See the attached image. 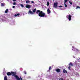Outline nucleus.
Instances as JSON below:
<instances>
[{"instance_id": "obj_30", "label": "nucleus", "mask_w": 80, "mask_h": 80, "mask_svg": "<svg viewBox=\"0 0 80 80\" xmlns=\"http://www.w3.org/2000/svg\"><path fill=\"white\" fill-rule=\"evenodd\" d=\"M31 3H34V2H33V1H31Z\"/></svg>"}, {"instance_id": "obj_28", "label": "nucleus", "mask_w": 80, "mask_h": 80, "mask_svg": "<svg viewBox=\"0 0 80 80\" xmlns=\"http://www.w3.org/2000/svg\"><path fill=\"white\" fill-rule=\"evenodd\" d=\"M68 0H64V2H67Z\"/></svg>"}, {"instance_id": "obj_4", "label": "nucleus", "mask_w": 80, "mask_h": 80, "mask_svg": "<svg viewBox=\"0 0 80 80\" xmlns=\"http://www.w3.org/2000/svg\"><path fill=\"white\" fill-rule=\"evenodd\" d=\"M26 8H31V5L29 4H27L26 5Z\"/></svg>"}, {"instance_id": "obj_16", "label": "nucleus", "mask_w": 80, "mask_h": 80, "mask_svg": "<svg viewBox=\"0 0 80 80\" xmlns=\"http://www.w3.org/2000/svg\"><path fill=\"white\" fill-rule=\"evenodd\" d=\"M8 9H7L6 11H5V13H8Z\"/></svg>"}, {"instance_id": "obj_26", "label": "nucleus", "mask_w": 80, "mask_h": 80, "mask_svg": "<svg viewBox=\"0 0 80 80\" xmlns=\"http://www.w3.org/2000/svg\"><path fill=\"white\" fill-rule=\"evenodd\" d=\"M58 7L59 8H62V7H63V6H58Z\"/></svg>"}, {"instance_id": "obj_20", "label": "nucleus", "mask_w": 80, "mask_h": 80, "mask_svg": "<svg viewBox=\"0 0 80 80\" xmlns=\"http://www.w3.org/2000/svg\"><path fill=\"white\" fill-rule=\"evenodd\" d=\"M59 79V80H64L63 78H60Z\"/></svg>"}, {"instance_id": "obj_21", "label": "nucleus", "mask_w": 80, "mask_h": 80, "mask_svg": "<svg viewBox=\"0 0 80 80\" xmlns=\"http://www.w3.org/2000/svg\"><path fill=\"white\" fill-rule=\"evenodd\" d=\"M13 4L14 5H16V2H14Z\"/></svg>"}, {"instance_id": "obj_14", "label": "nucleus", "mask_w": 80, "mask_h": 80, "mask_svg": "<svg viewBox=\"0 0 80 80\" xmlns=\"http://www.w3.org/2000/svg\"><path fill=\"white\" fill-rule=\"evenodd\" d=\"M19 15H20V13H18L17 14H15L14 16L15 17H17V16H18Z\"/></svg>"}, {"instance_id": "obj_31", "label": "nucleus", "mask_w": 80, "mask_h": 80, "mask_svg": "<svg viewBox=\"0 0 80 80\" xmlns=\"http://www.w3.org/2000/svg\"><path fill=\"white\" fill-rule=\"evenodd\" d=\"M20 78L21 80H23V79H22V77H20Z\"/></svg>"}, {"instance_id": "obj_27", "label": "nucleus", "mask_w": 80, "mask_h": 80, "mask_svg": "<svg viewBox=\"0 0 80 80\" xmlns=\"http://www.w3.org/2000/svg\"><path fill=\"white\" fill-rule=\"evenodd\" d=\"M69 3L71 4V5H72V2L69 1Z\"/></svg>"}, {"instance_id": "obj_22", "label": "nucleus", "mask_w": 80, "mask_h": 80, "mask_svg": "<svg viewBox=\"0 0 80 80\" xmlns=\"http://www.w3.org/2000/svg\"><path fill=\"white\" fill-rule=\"evenodd\" d=\"M70 68H71V66H69L68 67L69 70H70Z\"/></svg>"}, {"instance_id": "obj_13", "label": "nucleus", "mask_w": 80, "mask_h": 80, "mask_svg": "<svg viewBox=\"0 0 80 80\" xmlns=\"http://www.w3.org/2000/svg\"><path fill=\"white\" fill-rule=\"evenodd\" d=\"M4 80H8L7 79V76H5L4 77Z\"/></svg>"}, {"instance_id": "obj_19", "label": "nucleus", "mask_w": 80, "mask_h": 80, "mask_svg": "<svg viewBox=\"0 0 80 80\" xmlns=\"http://www.w3.org/2000/svg\"><path fill=\"white\" fill-rule=\"evenodd\" d=\"M5 6V5H4V3H1V6Z\"/></svg>"}, {"instance_id": "obj_2", "label": "nucleus", "mask_w": 80, "mask_h": 80, "mask_svg": "<svg viewBox=\"0 0 80 80\" xmlns=\"http://www.w3.org/2000/svg\"><path fill=\"white\" fill-rule=\"evenodd\" d=\"M37 14H38V16L40 17H44L45 16V17H47V16L45 15V13L42 11H41L40 10H38L36 12Z\"/></svg>"}, {"instance_id": "obj_29", "label": "nucleus", "mask_w": 80, "mask_h": 80, "mask_svg": "<svg viewBox=\"0 0 80 80\" xmlns=\"http://www.w3.org/2000/svg\"><path fill=\"white\" fill-rule=\"evenodd\" d=\"M75 51H78V50L77 49L75 48Z\"/></svg>"}, {"instance_id": "obj_34", "label": "nucleus", "mask_w": 80, "mask_h": 80, "mask_svg": "<svg viewBox=\"0 0 80 80\" xmlns=\"http://www.w3.org/2000/svg\"><path fill=\"white\" fill-rule=\"evenodd\" d=\"M53 0V1H54V0Z\"/></svg>"}, {"instance_id": "obj_11", "label": "nucleus", "mask_w": 80, "mask_h": 80, "mask_svg": "<svg viewBox=\"0 0 80 80\" xmlns=\"http://www.w3.org/2000/svg\"><path fill=\"white\" fill-rule=\"evenodd\" d=\"M68 19H69V21L71 20V16L70 15H69Z\"/></svg>"}, {"instance_id": "obj_7", "label": "nucleus", "mask_w": 80, "mask_h": 80, "mask_svg": "<svg viewBox=\"0 0 80 80\" xmlns=\"http://www.w3.org/2000/svg\"><path fill=\"white\" fill-rule=\"evenodd\" d=\"M28 13H30V14H31L32 15H33V12H32L31 10H29L28 12Z\"/></svg>"}, {"instance_id": "obj_6", "label": "nucleus", "mask_w": 80, "mask_h": 80, "mask_svg": "<svg viewBox=\"0 0 80 80\" xmlns=\"http://www.w3.org/2000/svg\"><path fill=\"white\" fill-rule=\"evenodd\" d=\"M56 71L57 72H60V69L59 68H57L56 69Z\"/></svg>"}, {"instance_id": "obj_23", "label": "nucleus", "mask_w": 80, "mask_h": 80, "mask_svg": "<svg viewBox=\"0 0 80 80\" xmlns=\"http://www.w3.org/2000/svg\"><path fill=\"white\" fill-rule=\"evenodd\" d=\"M51 68H52V67H51V66L49 67V70H51Z\"/></svg>"}, {"instance_id": "obj_10", "label": "nucleus", "mask_w": 80, "mask_h": 80, "mask_svg": "<svg viewBox=\"0 0 80 80\" xmlns=\"http://www.w3.org/2000/svg\"><path fill=\"white\" fill-rule=\"evenodd\" d=\"M73 64H72V62H70L69 64V66H72V67L73 66Z\"/></svg>"}, {"instance_id": "obj_17", "label": "nucleus", "mask_w": 80, "mask_h": 80, "mask_svg": "<svg viewBox=\"0 0 80 80\" xmlns=\"http://www.w3.org/2000/svg\"><path fill=\"white\" fill-rule=\"evenodd\" d=\"M50 5V3L48 2H47V6H49V5Z\"/></svg>"}, {"instance_id": "obj_8", "label": "nucleus", "mask_w": 80, "mask_h": 80, "mask_svg": "<svg viewBox=\"0 0 80 80\" xmlns=\"http://www.w3.org/2000/svg\"><path fill=\"white\" fill-rule=\"evenodd\" d=\"M63 72L64 73H67V71L65 70V69L63 70Z\"/></svg>"}, {"instance_id": "obj_1", "label": "nucleus", "mask_w": 80, "mask_h": 80, "mask_svg": "<svg viewBox=\"0 0 80 80\" xmlns=\"http://www.w3.org/2000/svg\"><path fill=\"white\" fill-rule=\"evenodd\" d=\"M12 77L14 76V77H15L16 79L17 80H20V78L18 77V76L17 75H16V72H8L7 73V75H8V76L12 75Z\"/></svg>"}, {"instance_id": "obj_9", "label": "nucleus", "mask_w": 80, "mask_h": 80, "mask_svg": "<svg viewBox=\"0 0 80 80\" xmlns=\"http://www.w3.org/2000/svg\"><path fill=\"white\" fill-rule=\"evenodd\" d=\"M66 3H67V2H64V6L65 7H67L68 6L66 4Z\"/></svg>"}, {"instance_id": "obj_25", "label": "nucleus", "mask_w": 80, "mask_h": 80, "mask_svg": "<svg viewBox=\"0 0 80 80\" xmlns=\"http://www.w3.org/2000/svg\"><path fill=\"white\" fill-rule=\"evenodd\" d=\"M21 6L22 8L24 7V6L23 4H21Z\"/></svg>"}, {"instance_id": "obj_24", "label": "nucleus", "mask_w": 80, "mask_h": 80, "mask_svg": "<svg viewBox=\"0 0 80 80\" xmlns=\"http://www.w3.org/2000/svg\"><path fill=\"white\" fill-rule=\"evenodd\" d=\"M23 72L24 73V74H27V72H26V71H24Z\"/></svg>"}, {"instance_id": "obj_15", "label": "nucleus", "mask_w": 80, "mask_h": 80, "mask_svg": "<svg viewBox=\"0 0 80 80\" xmlns=\"http://www.w3.org/2000/svg\"><path fill=\"white\" fill-rule=\"evenodd\" d=\"M26 3H30V1L28 0L26 1Z\"/></svg>"}, {"instance_id": "obj_32", "label": "nucleus", "mask_w": 80, "mask_h": 80, "mask_svg": "<svg viewBox=\"0 0 80 80\" xmlns=\"http://www.w3.org/2000/svg\"><path fill=\"white\" fill-rule=\"evenodd\" d=\"M15 6H12L13 8H15Z\"/></svg>"}, {"instance_id": "obj_5", "label": "nucleus", "mask_w": 80, "mask_h": 80, "mask_svg": "<svg viewBox=\"0 0 80 80\" xmlns=\"http://www.w3.org/2000/svg\"><path fill=\"white\" fill-rule=\"evenodd\" d=\"M47 12H48V14H49V13H51V11H50V8H48L47 9Z\"/></svg>"}, {"instance_id": "obj_33", "label": "nucleus", "mask_w": 80, "mask_h": 80, "mask_svg": "<svg viewBox=\"0 0 80 80\" xmlns=\"http://www.w3.org/2000/svg\"><path fill=\"white\" fill-rule=\"evenodd\" d=\"M13 2H15L16 1V0H12Z\"/></svg>"}, {"instance_id": "obj_18", "label": "nucleus", "mask_w": 80, "mask_h": 80, "mask_svg": "<svg viewBox=\"0 0 80 80\" xmlns=\"http://www.w3.org/2000/svg\"><path fill=\"white\" fill-rule=\"evenodd\" d=\"M78 8H80V7L79 6H77V8H76V9H78Z\"/></svg>"}, {"instance_id": "obj_3", "label": "nucleus", "mask_w": 80, "mask_h": 80, "mask_svg": "<svg viewBox=\"0 0 80 80\" xmlns=\"http://www.w3.org/2000/svg\"><path fill=\"white\" fill-rule=\"evenodd\" d=\"M54 8H57L58 7V3L55 2L54 3V5L53 6Z\"/></svg>"}, {"instance_id": "obj_12", "label": "nucleus", "mask_w": 80, "mask_h": 80, "mask_svg": "<svg viewBox=\"0 0 80 80\" xmlns=\"http://www.w3.org/2000/svg\"><path fill=\"white\" fill-rule=\"evenodd\" d=\"M35 12H36V8H35L34 10H33L32 11V12L33 13V14L35 13Z\"/></svg>"}]
</instances>
